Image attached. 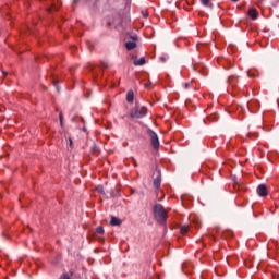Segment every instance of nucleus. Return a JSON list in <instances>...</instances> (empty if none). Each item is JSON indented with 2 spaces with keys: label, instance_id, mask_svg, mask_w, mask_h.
<instances>
[{
  "label": "nucleus",
  "instance_id": "39448f33",
  "mask_svg": "<svg viewBox=\"0 0 279 279\" xmlns=\"http://www.w3.org/2000/svg\"><path fill=\"white\" fill-rule=\"evenodd\" d=\"M257 195H259V197H267V185L265 184L258 185Z\"/></svg>",
  "mask_w": 279,
  "mask_h": 279
},
{
  "label": "nucleus",
  "instance_id": "5701e85b",
  "mask_svg": "<svg viewBox=\"0 0 279 279\" xmlns=\"http://www.w3.org/2000/svg\"><path fill=\"white\" fill-rule=\"evenodd\" d=\"M68 143H69V146L72 147L73 145V140H71V137L68 138Z\"/></svg>",
  "mask_w": 279,
  "mask_h": 279
},
{
  "label": "nucleus",
  "instance_id": "20e7f679",
  "mask_svg": "<svg viewBox=\"0 0 279 279\" xmlns=\"http://www.w3.org/2000/svg\"><path fill=\"white\" fill-rule=\"evenodd\" d=\"M131 38H132L133 41H126L125 43V47H126L128 51H132V49H136L137 37L133 36Z\"/></svg>",
  "mask_w": 279,
  "mask_h": 279
},
{
  "label": "nucleus",
  "instance_id": "c85d7f7f",
  "mask_svg": "<svg viewBox=\"0 0 279 279\" xmlns=\"http://www.w3.org/2000/svg\"><path fill=\"white\" fill-rule=\"evenodd\" d=\"M145 87H146V88H148V87H149V85H145Z\"/></svg>",
  "mask_w": 279,
  "mask_h": 279
},
{
  "label": "nucleus",
  "instance_id": "412c9836",
  "mask_svg": "<svg viewBox=\"0 0 279 279\" xmlns=\"http://www.w3.org/2000/svg\"><path fill=\"white\" fill-rule=\"evenodd\" d=\"M62 119H63V117H62V112H60V113H59V121H60V125H61V128H62Z\"/></svg>",
  "mask_w": 279,
  "mask_h": 279
},
{
  "label": "nucleus",
  "instance_id": "9b49d317",
  "mask_svg": "<svg viewBox=\"0 0 279 279\" xmlns=\"http://www.w3.org/2000/svg\"><path fill=\"white\" fill-rule=\"evenodd\" d=\"M126 101L129 104H132V101H134V92H132V90L128 92V94H126Z\"/></svg>",
  "mask_w": 279,
  "mask_h": 279
},
{
  "label": "nucleus",
  "instance_id": "9d476101",
  "mask_svg": "<svg viewBox=\"0 0 279 279\" xmlns=\"http://www.w3.org/2000/svg\"><path fill=\"white\" fill-rule=\"evenodd\" d=\"M248 16H251V19H253V21H256V19H258V13L256 12L255 9H250Z\"/></svg>",
  "mask_w": 279,
  "mask_h": 279
},
{
  "label": "nucleus",
  "instance_id": "b1692460",
  "mask_svg": "<svg viewBox=\"0 0 279 279\" xmlns=\"http://www.w3.org/2000/svg\"><path fill=\"white\" fill-rule=\"evenodd\" d=\"M161 62H167V58L160 57Z\"/></svg>",
  "mask_w": 279,
  "mask_h": 279
},
{
  "label": "nucleus",
  "instance_id": "7ed1b4c3",
  "mask_svg": "<svg viewBox=\"0 0 279 279\" xmlns=\"http://www.w3.org/2000/svg\"><path fill=\"white\" fill-rule=\"evenodd\" d=\"M148 136H150L151 147L155 149H160V140H158V134L154 132L151 129L147 131Z\"/></svg>",
  "mask_w": 279,
  "mask_h": 279
},
{
  "label": "nucleus",
  "instance_id": "4468645a",
  "mask_svg": "<svg viewBox=\"0 0 279 279\" xmlns=\"http://www.w3.org/2000/svg\"><path fill=\"white\" fill-rule=\"evenodd\" d=\"M202 5L208 8L210 5V0H201Z\"/></svg>",
  "mask_w": 279,
  "mask_h": 279
},
{
  "label": "nucleus",
  "instance_id": "1a4fd4ad",
  "mask_svg": "<svg viewBox=\"0 0 279 279\" xmlns=\"http://www.w3.org/2000/svg\"><path fill=\"white\" fill-rule=\"evenodd\" d=\"M228 82L231 86H235L236 85V82H239V76L236 75H231L229 76L228 78Z\"/></svg>",
  "mask_w": 279,
  "mask_h": 279
},
{
  "label": "nucleus",
  "instance_id": "c756f323",
  "mask_svg": "<svg viewBox=\"0 0 279 279\" xmlns=\"http://www.w3.org/2000/svg\"><path fill=\"white\" fill-rule=\"evenodd\" d=\"M232 1H239V0H232Z\"/></svg>",
  "mask_w": 279,
  "mask_h": 279
},
{
  "label": "nucleus",
  "instance_id": "f3484780",
  "mask_svg": "<svg viewBox=\"0 0 279 279\" xmlns=\"http://www.w3.org/2000/svg\"><path fill=\"white\" fill-rule=\"evenodd\" d=\"M211 121H219V116H217V113H214L211 116Z\"/></svg>",
  "mask_w": 279,
  "mask_h": 279
},
{
  "label": "nucleus",
  "instance_id": "a878e982",
  "mask_svg": "<svg viewBox=\"0 0 279 279\" xmlns=\"http://www.w3.org/2000/svg\"><path fill=\"white\" fill-rule=\"evenodd\" d=\"M53 84H54V86L57 87V90H59V89H58V82L53 81Z\"/></svg>",
  "mask_w": 279,
  "mask_h": 279
},
{
  "label": "nucleus",
  "instance_id": "f257e3e1",
  "mask_svg": "<svg viewBox=\"0 0 279 279\" xmlns=\"http://www.w3.org/2000/svg\"><path fill=\"white\" fill-rule=\"evenodd\" d=\"M154 217L157 223L165 226L167 223V209L161 204H156L153 208Z\"/></svg>",
  "mask_w": 279,
  "mask_h": 279
},
{
  "label": "nucleus",
  "instance_id": "aec40b11",
  "mask_svg": "<svg viewBox=\"0 0 279 279\" xmlns=\"http://www.w3.org/2000/svg\"><path fill=\"white\" fill-rule=\"evenodd\" d=\"M183 88H185V90L191 88V83H184L183 84Z\"/></svg>",
  "mask_w": 279,
  "mask_h": 279
},
{
  "label": "nucleus",
  "instance_id": "f03ea898",
  "mask_svg": "<svg viewBox=\"0 0 279 279\" xmlns=\"http://www.w3.org/2000/svg\"><path fill=\"white\" fill-rule=\"evenodd\" d=\"M145 114H147V108L141 107V106H136L130 112L131 119H143V117H145Z\"/></svg>",
  "mask_w": 279,
  "mask_h": 279
},
{
  "label": "nucleus",
  "instance_id": "bb28decb",
  "mask_svg": "<svg viewBox=\"0 0 279 279\" xmlns=\"http://www.w3.org/2000/svg\"><path fill=\"white\" fill-rule=\"evenodd\" d=\"M148 14L147 13H144V19H147Z\"/></svg>",
  "mask_w": 279,
  "mask_h": 279
},
{
  "label": "nucleus",
  "instance_id": "f8f14e48",
  "mask_svg": "<svg viewBox=\"0 0 279 279\" xmlns=\"http://www.w3.org/2000/svg\"><path fill=\"white\" fill-rule=\"evenodd\" d=\"M181 234H186L189 232V230H191V227H189V225H184L181 227Z\"/></svg>",
  "mask_w": 279,
  "mask_h": 279
},
{
  "label": "nucleus",
  "instance_id": "2eb2a0df",
  "mask_svg": "<svg viewBox=\"0 0 279 279\" xmlns=\"http://www.w3.org/2000/svg\"><path fill=\"white\" fill-rule=\"evenodd\" d=\"M96 191H97V193H100L101 195H104V185H98L96 187Z\"/></svg>",
  "mask_w": 279,
  "mask_h": 279
},
{
  "label": "nucleus",
  "instance_id": "a211bd4d",
  "mask_svg": "<svg viewBox=\"0 0 279 279\" xmlns=\"http://www.w3.org/2000/svg\"><path fill=\"white\" fill-rule=\"evenodd\" d=\"M60 279H71V276L69 274H63Z\"/></svg>",
  "mask_w": 279,
  "mask_h": 279
},
{
  "label": "nucleus",
  "instance_id": "4be33fe9",
  "mask_svg": "<svg viewBox=\"0 0 279 279\" xmlns=\"http://www.w3.org/2000/svg\"><path fill=\"white\" fill-rule=\"evenodd\" d=\"M236 186H241V189H243L245 186V184L236 182L235 183V189H236Z\"/></svg>",
  "mask_w": 279,
  "mask_h": 279
},
{
  "label": "nucleus",
  "instance_id": "423d86ee",
  "mask_svg": "<svg viewBox=\"0 0 279 279\" xmlns=\"http://www.w3.org/2000/svg\"><path fill=\"white\" fill-rule=\"evenodd\" d=\"M213 206L214 210H217L219 208V197H217V190L213 192Z\"/></svg>",
  "mask_w": 279,
  "mask_h": 279
},
{
  "label": "nucleus",
  "instance_id": "6ab92c4d",
  "mask_svg": "<svg viewBox=\"0 0 279 279\" xmlns=\"http://www.w3.org/2000/svg\"><path fill=\"white\" fill-rule=\"evenodd\" d=\"M100 64H101L102 69H108V62L101 61Z\"/></svg>",
  "mask_w": 279,
  "mask_h": 279
},
{
  "label": "nucleus",
  "instance_id": "393cba45",
  "mask_svg": "<svg viewBox=\"0 0 279 279\" xmlns=\"http://www.w3.org/2000/svg\"><path fill=\"white\" fill-rule=\"evenodd\" d=\"M134 167H138V163L136 162V159H133Z\"/></svg>",
  "mask_w": 279,
  "mask_h": 279
},
{
  "label": "nucleus",
  "instance_id": "dca6fc26",
  "mask_svg": "<svg viewBox=\"0 0 279 279\" xmlns=\"http://www.w3.org/2000/svg\"><path fill=\"white\" fill-rule=\"evenodd\" d=\"M96 232L97 234H104V227H97Z\"/></svg>",
  "mask_w": 279,
  "mask_h": 279
},
{
  "label": "nucleus",
  "instance_id": "ddd939ff",
  "mask_svg": "<svg viewBox=\"0 0 279 279\" xmlns=\"http://www.w3.org/2000/svg\"><path fill=\"white\" fill-rule=\"evenodd\" d=\"M154 186H155V189H160V178L159 177L154 179Z\"/></svg>",
  "mask_w": 279,
  "mask_h": 279
},
{
  "label": "nucleus",
  "instance_id": "6e6552de",
  "mask_svg": "<svg viewBox=\"0 0 279 279\" xmlns=\"http://www.w3.org/2000/svg\"><path fill=\"white\" fill-rule=\"evenodd\" d=\"M146 63L145 57H142L140 60L134 59L133 64L134 66H143Z\"/></svg>",
  "mask_w": 279,
  "mask_h": 279
},
{
  "label": "nucleus",
  "instance_id": "0eeeda50",
  "mask_svg": "<svg viewBox=\"0 0 279 279\" xmlns=\"http://www.w3.org/2000/svg\"><path fill=\"white\" fill-rule=\"evenodd\" d=\"M123 223V221L120 218L117 217H111L110 220V226H121Z\"/></svg>",
  "mask_w": 279,
  "mask_h": 279
},
{
  "label": "nucleus",
  "instance_id": "cd10ccee",
  "mask_svg": "<svg viewBox=\"0 0 279 279\" xmlns=\"http://www.w3.org/2000/svg\"><path fill=\"white\" fill-rule=\"evenodd\" d=\"M214 270H215V274H217V267H215Z\"/></svg>",
  "mask_w": 279,
  "mask_h": 279
}]
</instances>
